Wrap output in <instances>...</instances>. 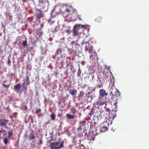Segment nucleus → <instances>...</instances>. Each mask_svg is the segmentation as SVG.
<instances>
[{"label": "nucleus", "instance_id": "nucleus-4", "mask_svg": "<svg viewBox=\"0 0 149 149\" xmlns=\"http://www.w3.org/2000/svg\"><path fill=\"white\" fill-rule=\"evenodd\" d=\"M107 97H106L100 96L98 99V101L96 102L97 104L98 105H103L107 102Z\"/></svg>", "mask_w": 149, "mask_h": 149}, {"label": "nucleus", "instance_id": "nucleus-20", "mask_svg": "<svg viewBox=\"0 0 149 149\" xmlns=\"http://www.w3.org/2000/svg\"><path fill=\"white\" fill-rule=\"evenodd\" d=\"M102 125L108 127L109 124L107 121H105L102 124Z\"/></svg>", "mask_w": 149, "mask_h": 149}, {"label": "nucleus", "instance_id": "nucleus-29", "mask_svg": "<svg viewBox=\"0 0 149 149\" xmlns=\"http://www.w3.org/2000/svg\"><path fill=\"white\" fill-rule=\"evenodd\" d=\"M6 131L5 130H0V135H1V133H3L4 132H6Z\"/></svg>", "mask_w": 149, "mask_h": 149}, {"label": "nucleus", "instance_id": "nucleus-13", "mask_svg": "<svg viewBox=\"0 0 149 149\" xmlns=\"http://www.w3.org/2000/svg\"><path fill=\"white\" fill-rule=\"evenodd\" d=\"M77 91L76 90H71L69 91V93L73 96L75 95L77 93Z\"/></svg>", "mask_w": 149, "mask_h": 149}, {"label": "nucleus", "instance_id": "nucleus-11", "mask_svg": "<svg viewBox=\"0 0 149 149\" xmlns=\"http://www.w3.org/2000/svg\"><path fill=\"white\" fill-rule=\"evenodd\" d=\"M104 78L107 81L109 80L111 78L109 73L107 72L104 73Z\"/></svg>", "mask_w": 149, "mask_h": 149}, {"label": "nucleus", "instance_id": "nucleus-2", "mask_svg": "<svg viewBox=\"0 0 149 149\" xmlns=\"http://www.w3.org/2000/svg\"><path fill=\"white\" fill-rule=\"evenodd\" d=\"M81 29L82 28L80 27V24L75 25L73 29V36H77L78 38H79L81 32V31H80Z\"/></svg>", "mask_w": 149, "mask_h": 149}, {"label": "nucleus", "instance_id": "nucleus-43", "mask_svg": "<svg viewBox=\"0 0 149 149\" xmlns=\"http://www.w3.org/2000/svg\"><path fill=\"white\" fill-rule=\"evenodd\" d=\"M41 109H39L38 110V112H40L41 111Z\"/></svg>", "mask_w": 149, "mask_h": 149}, {"label": "nucleus", "instance_id": "nucleus-49", "mask_svg": "<svg viewBox=\"0 0 149 149\" xmlns=\"http://www.w3.org/2000/svg\"><path fill=\"white\" fill-rule=\"evenodd\" d=\"M19 139L18 138V140H17V142H18L19 141Z\"/></svg>", "mask_w": 149, "mask_h": 149}, {"label": "nucleus", "instance_id": "nucleus-1", "mask_svg": "<svg viewBox=\"0 0 149 149\" xmlns=\"http://www.w3.org/2000/svg\"><path fill=\"white\" fill-rule=\"evenodd\" d=\"M63 141H62L60 144L59 142L51 143H50L49 146L50 149H60L63 147Z\"/></svg>", "mask_w": 149, "mask_h": 149}, {"label": "nucleus", "instance_id": "nucleus-14", "mask_svg": "<svg viewBox=\"0 0 149 149\" xmlns=\"http://www.w3.org/2000/svg\"><path fill=\"white\" fill-rule=\"evenodd\" d=\"M101 127L100 128V130L102 132H105L107 130H108V127H106L105 126H104L102 125Z\"/></svg>", "mask_w": 149, "mask_h": 149}, {"label": "nucleus", "instance_id": "nucleus-45", "mask_svg": "<svg viewBox=\"0 0 149 149\" xmlns=\"http://www.w3.org/2000/svg\"><path fill=\"white\" fill-rule=\"evenodd\" d=\"M90 140H95L94 137V138H93V139H90Z\"/></svg>", "mask_w": 149, "mask_h": 149}, {"label": "nucleus", "instance_id": "nucleus-37", "mask_svg": "<svg viewBox=\"0 0 149 149\" xmlns=\"http://www.w3.org/2000/svg\"><path fill=\"white\" fill-rule=\"evenodd\" d=\"M85 63V62L84 61H82L81 63L82 65H84Z\"/></svg>", "mask_w": 149, "mask_h": 149}, {"label": "nucleus", "instance_id": "nucleus-44", "mask_svg": "<svg viewBox=\"0 0 149 149\" xmlns=\"http://www.w3.org/2000/svg\"><path fill=\"white\" fill-rule=\"evenodd\" d=\"M117 104V102H115V103H114V105L115 106H116V105Z\"/></svg>", "mask_w": 149, "mask_h": 149}, {"label": "nucleus", "instance_id": "nucleus-6", "mask_svg": "<svg viewBox=\"0 0 149 149\" xmlns=\"http://www.w3.org/2000/svg\"><path fill=\"white\" fill-rule=\"evenodd\" d=\"M36 17L37 19H40L43 17V13L42 11L38 9H36Z\"/></svg>", "mask_w": 149, "mask_h": 149}, {"label": "nucleus", "instance_id": "nucleus-46", "mask_svg": "<svg viewBox=\"0 0 149 149\" xmlns=\"http://www.w3.org/2000/svg\"><path fill=\"white\" fill-rule=\"evenodd\" d=\"M26 87H27V86H26L25 87H24V88H25L26 89Z\"/></svg>", "mask_w": 149, "mask_h": 149}, {"label": "nucleus", "instance_id": "nucleus-30", "mask_svg": "<svg viewBox=\"0 0 149 149\" xmlns=\"http://www.w3.org/2000/svg\"><path fill=\"white\" fill-rule=\"evenodd\" d=\"M11 63V61L10 60V59L9 58H8V62H7V63L9 65V66L10 65V64Z\"/></svg>", "mask_w": 149, "mask_h": 149}, {"label": "nucleus", "instance_id": "nucleus-36", "mask_svg": "<svg viewBox=\"0 0 149 149\" xmlns=\"http://www.w3.org/2000/svg\"><path fill=\"white\" fill-rule=\"evenodd\" d=\"M81 126H80L78 128V130H81Z\"/></svg>", "mask_w": 149, "mask_h": 149}, {"label": "nucleus", "instance_id": "nucleus-22", "mask_svg": "<svg viewBox=\"0 0 149 149\" xmlns=\"http://www.w3.org/2000/svg\"><path fill=\"white\" fill-rule=\"evenodd\" d=\"M116 91V92H115V97H117L119 96L120 95V92L117 90V91Z\"/></svg>", "mask_w": 149, "mask_h": 149}, {"label": "nucleus", "instance_id": "nucleus-41", "mask_svg": "<svg viewBox=\"0 0 149 149\" xmlns=\"http://www.w3.org/2000/svg\"><path fill=\"white\" fill-rule=\"evenodd\" d=\"M3 133V135H5L6 134V132H4Z\"/></svg>", "mask_w": 149, "mask_h": 149}, {"label": "nucleus", "instance_id": "nucleus-50", "mask_svg": "<svg viewBox=\"0 0 149 149\" xmlns=\"http://www.w3.org/2000/svg\"><path fill=\"white\" fill-rule=\"evenodd\" d=\"M75 45H78V44H77V43H76V44H75Z\"/></svg>", "mask_w": 149, "mask_h": 149}, {"label": "nucleus", "instance_id": "nucleus-15", "mask_svg": "<svg viewBox=\"0 0 149 149\" xmlns=\"http://www.w3.org/2000/svg\"><path fill=\"white\" fill-rule=\"evenodd\" d=\"M66 117L69 119H72L74 118V116L72 115L69 114H67L66 115Z\"/></svg>", "mask_w": 149, "mask_h": 149}, {"label": "nucleus", "instance_id": "nucleus-48", "mask_svg": "<svg viewBox=\"0 0 149 149\" xmlns=\"http://www.w3.org/2000/svg\"><path fill=\"white\" fill-rule=\"evenodd\" d=\"M74 42H72L71 43V44H72V43Z\"/></svg>", "mask_w": 149, "mask_h": 149}, {"label": "nucleus", "instance_id": "nucleus-3", "mask_svg": "<svg viewBox=\"0 0 149 149\" xmlns=\"http://www.w3.org/2000/svg\"><path fill=\"white\" fill-rule=\"evenodd\" d=\"M113 111L112 112L110 111V112H109V114L108 115L107 118H106V121L109 125H111L112 124V120L114 119L116 116V114H114L113 113Z\"/></svg>", "mask_w": 149, "mask_h": 149}, {"label": "nucleus", "instance_id": "nucleus-32", "mask_svg": "<svg viewBox=\"0 0 149 149\" xmlns=\"http://www.w3.org/2000/svg\"><path fill=\"white\" fill-rule=\"evenodd\" d=\"M65 12H67L68 13H70V10L69 9L66 8L65 9Z\"/></svg>", "mask_w": 149, "mask_h": 149}, {"label": "nucleus", "instance_id": "nucleus-27", "mask_svg": "<svg viewBox=\"0 0 149 149\" xmlns=\"http://www.w3.org/2000/svg\"><path fill=\"white\" fill-rule=\"evenodd\" d=\"M8 138H10L13 134V133L12 132L10 131L8 133Z\"/></svg>", "mask_w": 149, "mask_h": 149}, {"label": "nucleus", "instance_id": "nucleus-7", "mask_svg": "<svg viewBox=\"0 0 149 149\" xmlns=\"http://www.w3.org/2000/svg\"><path fill=\"white\" fill-rule=\"evenodd\" d=\"M99 93L100 96L101 97H106L108 95V93H106L103 89H100L99 91Z\"/></svg>", "mask_w": 149, "mask_h": 149}, {"label": "nucleus", "instance_id": "nucleus-33", "mask_svg": "<svg viewBox=\"0 0 149 149\" xmlns=\"http://www.w3.org/2000/svg\"><path fill=\"white\" fill-rule=\"evenodd\" d=\"M66 32L68 34H70L71 32V31H70L69 29H68L67 31H66Z\"/></svg>", "mask_w": 149, "mask_h": 149}, {"label": "nucleus", "instance_id": "nucleus-16", "mask_svg": "<svg viewBox=\"0 0 149 149\" xmlns=\"http://www.w3.org/2000/svg\"><path fill=\"white\" fill-rule=\"evenodd\" d=\"M70 111L72 114H75L77 112V110L74 107H73L71 108L70 109Z\"/></svg>", "mask_w": 149, "mask_h": 149}, {"label": "nucleus", "instance_id": "nucleus-17", "mask_svg": "<svg viewBox=\"0 0 149 149\" xmlns=\"http://www.w3.org/2000/svg\"><path fill=\"white\" fill-rule=\"evenodd\" d=\"M102 17L99 16L95 19V21L97 22H100L102 20Z\"/></svg>", "mask_w": 149, "mask_h": 149}, {"label": "nucleus", "instance_id": "nucleus-26", "mask_svg": "<svg viewBox=\"0 0 149 149\" xmlns=\"http://www.w3.org/2000/svg\"><path fill=\"white\" fill-rule=\"evenodd\" d=\"M3 142L6 145L8 142V139L7 138H5L4 139Z\"/></svg>", "mask_w": 149, "mask_h": 149}, {"label": "nucleus", "instance_id": "nucleus-19", "mask_svg": "<svg viewBox=\"0 0 149 149\" xmlns=\"http://www.w3.org/2000/svg\"><path fill=\"white\" fill-rule=\"evenodd\" d=\"M84 93L82 91H81L80 92V94L78 95V97L79 99H81Z\"/></svg>", "mask_w": 149, "mask_h": 149}, {"label": "nucleus", "instance_id": "nucleus-42", "mask_svg": "<svg viewBox=\"0 0 149 149\" xmlns=\"http://www.w3.org/2000/svg\"><path fill=\"white\" fill-rule=\"evenodd\" d=\"M40 144H42V140H40Z\"/></svg>", "mask_w": 149, "mask_h": 149}, {"label": "nucleus", "instance_id": "nucleus-23", "mask_svg": "<svg viewBox=\"0 0 149 149\" xmlns=\"http://www.w3.org/2000/svg\"><path fill=\"white\" fill-rule=\"evenodd\" d=\"M50 117L52 120H54L55 118V116L54 113H52L50 115Z\"/></svg>", "mask_w": 149, "mask_h": 149}, {"label": "nucleus", "instance_id": "nucleus-8", "mask_svg": "<svg viewBox=\"0 0 149 149\" xmlns=\"http://www.w3.org/2000/svg\"><path fill=\"white\" fill-rule=\"evenodd\" d=\"M98 79L100 83V84L99 83L98 87L99 88H100L103 85V83L102 82L103 79L101 75H99L98 76Z\"/></svg>", "mask_w": 149, "mask_h": 149}, {"label": "nucleus", "instance_id": "nucleus-18", "mask_svg": "<svg viewBox=\"0 0 149 149\" xmlns=\"http://www.w3.org/2000/svg\"><path fill=\"white\" fill-rule=\"evenodd\" d=\"M62 50L61 49H58L56 51V55H58L59 54H61V53H62Z\"/></svg>", "mask_w": 149, "mask_h": 149}, {"label": "nucleus", "instance_id": "nucleus-39", "mask_svg": "<svg viewBox=\"0 0 149 149\" xmlns=\"http://www.w3.org/2000/svg\"><path fill=\"white\" fill-rule=\"evenodd\" d=\"M4 126L6 129H8V127L6 125Z\"/></svg>", "mask_w": 149, "mask_h": 149}, {"label": "nucleus", "instance_id": "nucleus-21", "mask_svg": "<svg viewBox=\"0 0 149 149\" xmlns=\"http://www.w3.org/2000/svg\"><path fill=\"white\" fill-rule=\"evenodd\" d=\"M29 138L30 139H35V137L34 136L33 134V132L30 134V136L29 137Z\"/></svg>", "mask_w": 149, "mask_h": 149}, {"label": "nucleus", "instance_id": "nucleus-34", "mask_svg": "<svg viewBox=\"0 0 149 149\" xmlns=\"http://www.w3.org/2000/svg\"><path fill=\"white\" fill-rule=\"evenodd\" d=\"M2 85L3 87H5L7 88H8V86L5 84H3Z\"/></svg>", "mask_w": 149, "mask_h": 149}, {"label": "nucleus", "instance_id": "nucleus-9", "mask_svg": "<svg viewBox=\"0 0 149 149\" xmlns=\"http://www.w3.org/2000/svg\"><path fill=\"white\" fill-rule=\"evenodd\" d=\"M8 120L5 119H1L0 120V125L1 126H5L8 123Z\"/></svg>", "mask_w": 149, "mask_h": 149}, {"label": "nucleus", "instance_id": "nucleus-24", "mask_svg": "<svg viewBox=\"0 0 149 149\" xmlns=\"http://www.w3.org/2000/svg\"><path fill=\"white\" fill-rule=\"evenodd\" d=\"M86 123L85 121H82L80 123V126H81V127H83L84 126H85Z\"/></svg>", "mask_w": 149, "mask_h": 149}, {"label": "nucleus", "instance_id": "nucleus-47", "mask_svg": "<svg viewBox=\"0 0 149 149\" xmlns=\"http://www.w3.org/2000/svg\"><path fill=\"white\" fill-rule=\"evenodd\" d=\"M94 78V77L93 76H92V79H93Z\"/></svg>", "mask_w": 149, "mask_h": 149}, {"label": "nucleus", "instance_id": "nucleus-40", "mask_svg": "<svg viewBox=\"0 0 149 149\" xmlns=\"http://www.w3.org/2000/svg\"><path fill=\"white\" fill-rule=\"evenodd\" d=\"M25 84V81H24V82L22 84V86H24V85Z\"/></svg>", "mask_w": 149, "mask_h": 149}, {"label": "nucleus", "instance_id": "nucleus-25", "mask_svg": "<svg viewBox=\"0 0 149 149\" xmlns=\"http://www.w3.org/2000/svg\"><path fill=\"white\" fill-rule=\"evenodd\" d=\"M26 83H27V85H29L30 84L29 81V78L28 76H26Z\"/></svg>", "mask_w": 149, "mask_h": 149}, {"label": "nucleus", "instance_id": "nucleus-5", "mask_svg": "<svg viewBox=\"0 0 149 149\" xmlns=\"http://www.w3.org/2000/svg\"><path fill=\"white\" fill-rule=\"evenodd\" d=\"M85 48V51L86 52L88 51L89 53H91L93 52V47L92 45L88 42L86 43Z\"/></svg>", "mask_w": 149, "mask_h": 149}, {"label": "nucleus", "instance_id": "nucleus-35", "mask_svg": "<svg viewBox=\"0 0 149 149\" xmlns=\"http://www.w3.org/2000/svg\"><path fill=\"white\" fill-rule=\"evenodd\" d=\"M27 109V107L26 106H24V110H26Z\"/></svg>", "mask_w": 149, "mask_h": 149}, {"label": "nucleus", "instance_id": "nucleus-38", "mask_svg": "<svg viewBox=\"0 0 149 149\" xmlns=\"http://www.w3.org/2000/svg\"><path fill=\"white\" fill-rule=\"evenodd\" d=\"M10 75L11 76H14V74H13V73H11L10 74Z\"/></svg>", "mask_w": 149, "mask_h": 149}, {"label": "nucleus", "instance_id": "nucleus-28", "mask_svg": "<svg viewBox=\"0 0 149 149\" xmlns=\"http://www.w3.org/2000/svg\"><path fill=\"white\" fill-rule=\"evenodd\" d=\"M27 44V41L26 40L22 42V44L23 45V46H25Z\"/></svg>", "mask_w": 149, "mask_h": 149}, {"label": "nucleus", "instance_id": "nucleus-51", "mask_svg": "<svg viewBox=\"0 0 149 149\" xmlns=\"http://www.w3.org/2000/svg\"><path fill=\"white\" fill-rule=\"evenodd\" d=\"M79 149H81V148H80Z\"/></svg>", "mask_w": 149, "mask_h": 149}, {"label": "nucleus", "instance_id": "nucleus-31", "mask_svg": "<svg viewBox=\"0 0 149 149\" xmlns=\"http://www.w3.org/2000/svg\"><path fill=\"white\" fill-rule=\"evenodd\" d=\"M77 17L78 18V19L80 20H82V19L81 18V15H78L77 16Z\"/></svg>", "mask_w": 149, "mask_h": 149}, {"label": "nucleus", "instance_id": "nucleus-10", "mask_svg": "<svg viewBox=\"0 0 149 149\" xmlns=\"http://www.w3.org/2000/svg\"><path fill=\"white\" fill-rule=\"evenodd\" d=\"M117 91V89L115 88H111L110 93V95L111 96V98H113L115 96V93Z\"/></svg>", "mask_w": 149, "mask_h": 149}, {"label": "nucleus", "instance_id": "nucleus-12", "mask_svg": "<svg viewBox=\"0 0 149 149\" xmlns=\"http://www.w3.org/2000/svg\"><path fill=\"white\" fill-rule=\"evenodd\" d=\"M21 87L20 84H17L14 86V89L15 91L17 92L19 91Z\"/></svg>", "mask_w": 149, "mask_h": 149}]
</instances>
